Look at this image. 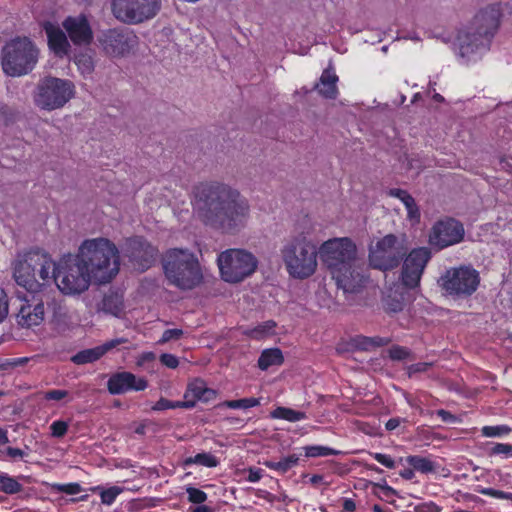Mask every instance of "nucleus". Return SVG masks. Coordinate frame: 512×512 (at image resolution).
<instances>
[{"instance_id": "1", "label": "nucleus", "mask_w": 512, "mask_h": 512, "mask_svg": "<svg viewBox=\"0 0 512 512\" xmlns=\"http://www.w3.org/2000/svg\"><path fill=\"white\" fill-rule=\"evenodd\" d=\"M120 270L119 250L109 239H86L76 255L67 254L58 261L57 287L66 295H79L91 281L111 282Z\"/></svg>"}, {"instance_id": "2", "label": "nucleus", "mask_w": 512, "mask_h": 512, "mask_svg": "<svg viewBox=\"0 0 512 512\" xmlns=\"http://www.w3.org/2000/svg\"><path fill=\"white\" fill-rule=\"evenodd\" d=\"M193 193L205 225L228 234H235L246 225L250 207L236 189L210 182L196 185Z\"/></svg>"}, {"instance_id": "3", "label": "nucleus", "mask_w": 512, "mask_h": 512, "mask_svg": "<svg viewBox=\"0 0 512 512\" xmlns=\"http://www.w3.org/2000/svg\"><path fill=\"white\" fill-rule=\"evenodd\" d=\"M319 254L338 288L346 293H355L364 286V263L357 257V247L350 238L325 241L319 248Z\"/></svg>"}, {"instance_id": "4", "label": "nucleus", "mask_w": 512, "mask_h": 512, "mask_svg": "<svg viewBox=\"0 0 512 512\" xmlns=\"http://www.w3.org/2000/svg\"><path fill=\"white\" fill-rule=\"evenodd\" d=\"M502 16L501 4H491L481 9L473 18L470 26L458 34L459 55L470 61L490 49L492 39L497 32Z\"/></svg>"}, {"instance_id": "5", "label": "nucleus", "mask_w": 512, "mask_h": 512, "mask_svg": "<svg viewBox=\"0 0 512 512\" xmlns=\"http://www.w3.org/2000/svg\"><path fill=\"white\" fill-rule=\"evenodd\" d=\"M162 266L169 284L180 290H192L203 282L199 260L188 249H168L163 254Z\"/></svg>"}, {"instance_id": "6", "label": "nucleus", "mask_w": 512, "mask_h": 512, "mask_svg": "<svg viewBox=\"0 0 512 512\" xmlns=\"http://www.w3.org/2000/svg\"><path fill=\"white\" fill-rule=\"evenodd\" d=\"M39 50L26 36H16L7 41L1 49V67L10 77H21L35 68Z\"/></svg>"}, {"instance_id": "7", "label": "nucleus", "mask_w": 512, "mask_h": 512, "mask_svg": "<svg viewBox=\"0 0 512 512\" xmlns=\"http://www.w3.org/2000/svg\"><path fill=\"white\" fill-rule=\"evenodd\" d=\"M281 256L290 276L306 279L314 274L317 268L316 247L299 235L289 240L281 249Z\"/></svg>"}, {"instance_id": "8", "label": "nucleus", "mask_w": 512, "mask_h": 512, "mask_svg": "<svg viewBox=\"0 0 512 512\" xmlns=\"http://www.w3.org/2000/svg\"><path fill=\"white\" fill-rule=\"evenodd\" d=\"M222 279L228 283H238L250 276L257 268L253 254L242 249H228L217 258Z\"/></svg>"}, {"instance_id": "9", "label": "nucleus", "mask_w": 512, "mask_h": 512, "mask_svg": "<svg viewBox=\"0 0 512 512\" xmlns=\"http://www.w3.org/2000/svg\"><path fill=\"white\" fill-rule=\"evenodd\" d=\"M74 95V85L69 80L46 77L37 85L34 103L42 110L62 108Z\"/></svg>"}, {"instance_id": "10", "label": "nucleus", "mask_w": 512, "mask_h": 512, "mask_svg": "<svg viewBox=\"0 0 512 512\" xmlns=\"http://www.w3.org/2000/svg\"><path fill=\"white\" fill-rule=\"evenodd\" d=\"M438 282L447 295L453 298H467L477 290L480 275L471 266H459L447 269Z\"/></svg>"}, {"instance_id": "11", "label": "nucleus", "mask_w": 512, "mask_h": 512, "mask_svg": "<svg viewBox=\"0 0 512 512\" xmlns=\"http://www.w3.org/2000/svg\"><path fill=\"white\" fill-rule=\"evenodd\" d=\"M406 255V247L394 234L385 235L369 250L370 265L381 271L397 268Z\"/></svg>"}, {"instance_id": "12", "label": "nucleus", "mask_w": 512, "mask_h": 512, "mask_svg": "<svg viewBox=\"0 0 512 512\" xmlns=\"http://www.w3.org/2000/svg\"><path fill=\"white\" fill-rule=\"evenodd\" d=\"M161 8V0H112L113 16L125 24H140L154 18Z\"/></svg>"}, {"instance_id": "13", "label": "nucleus", "mask_w": 512, "mask_h": 512, "mask_svg": "<svg viewBox=\"0 0 512 512\" xmlns=\"http://www.w3.org/2000/svg\"><path fill=\"white\" fill-rule=\"evenodd\" d=\"M98 45L105 55L121 57L129 53L137 43V36L128 28L102 30L97 37Z\"/></svg>"}, {"instance_id": "14", "label": "nucleus", "mask_w": 512, "mask_h": 512, "mask_svg": "<svg viewBox=\"0 0 512 512\" xmlns=\"http://www.w3.org/2000/svg\"><path fill=\"white\" fill-rule=\"evenodd\" d=\"M49 296L42 292H29L21 300L18 313L16 314L17 323L23 328H31L40 325L45 316V304H49Z\"/></svg>"}, {"instance_id": "15", "label": "nucleus", "mask_w": 512, "mask_h": 512, "mask_svg": "<svg viewBox=\"0 0 512 512\" xmlns=\"http://www.w3.org/2000/svg\"><path fill=\"white\" fill-rule=\"evenodd\" d=\"M465 230L463 224L451 217L440 219L432 226L429 233V244L442 250L456 245L464 239Z\"/></svg>"}, {"instance_id": "16", "label": "nucleus", "mask_w": 512, "mask_h": 512, "mask_svg": "<svg viewBox=\"0 0 512 512\" xmlns=\"http://www.w3.org/2000/svg\"><path fill=\"white\" fill-rule=\"evenodd\" d=\"M432 257L427 247H418L406 253L402 260L401 282L403 286L414 289L419 286L425 267Z\"/></svg>"}, {"instance_id": "17", "label": "nucleus", "mask_w": 512, "mask_h": 512, "mask_svg": "<svg viewBox=\"0 0 512 512\" xmlns=\"http://www.w3.org/2000/svg\"><path fill=\"white\" fill-rule=\"evenodd\" d=\"M125 252L133 266L144 272L155 262L158 249L144 237L134 236L126 240Z\"/></svg>"}, {"instance_id": "18", "label": "nucleus", "mask_w": 512, "mask_h": 512, "mask_svg": "<svg viewBox=\"0 0 512 512\" xmlns=\"http://www.w3.org/2000/svg\"><path fill=\"white\" fill-rule=\"evenodd\" d=\"M62 26L74 45L81 46L92 43L93 31L85 14L66 17L62 22Z\"/></svg>"}, {"instance_id": "19", "label": "nucleus", "mask_w": 512, "mask_h": 512, "mask_svg": "<svg viewBox=\"0 0 512 512\" xmlns=\"http://www.w3.org/2000/svg\"><path fill=\"white\" fill-rule=\"evenodd\" d=\"M147 387L148 381L145 378H138L127 371L112 374L107 382V389L112 395H121L129 391H144Z\"/></svg>"}, {"instance_id": "20", "label": "nucleus", "mask_w": 512, "mask_h": 512, "mask_svg": "<svg viewBox=\"0 0 512 512\" xmlns=\"http://www.w3.org/2000/svg\"><path fill=\"white\" fill-rule=\"evenodd\" d=\"M36 250L27 252L22 260H19L14 266V278L16 282L25 287L28 291L38 286L36 278Z\"/></svg>"}, {"instance_id": "21", "label": "nucleus", "mask_w": 512, "mask_h": 512, "mask_svg": "<svg viewBox=\"0 0 512 512\" xmlns=\"http://www.w3.org/2000/svg\"><path fill=\"white\" fill-rule=\"evenodd\" d=\"M127 338H116L105 342L100 346L94 348L84 349L77 352L71 357V361L76 365H83L87 363H93L104 356L108 351L117 347L120 344L127 343Z\"/></svg>"}, {"instance_id": "22", "label": "nucleus", "mask_w": 512, "mask_h": 512, "mask_svg": "<svg viewBox=\"0 0 512 512\" xmlns=\"http://www.w3.org/2000/svg\"><path fill=\"white\" fill-rule=\"evenodd\" d=\"M42 28L47 35L50 50L59 57L67 55L71 46L65 32L50 21H45Z\"/></svg>"}, {"instance_id": "23", "label": "nucleus", "mask_w": 512, "mask_h": 512, "mask_svg": "<svg viewBox=\"0 0 512 512\" xmlns=\"http://www.w3.org/2000/svg\"><path fill=\"white\" fill-rule=\"evenodd\" d=\"M36 278L41 280L42 284L54 281L57 284L58 278V262L55 263L51 256L40 249H36Z\"/></svg>"}, {"instance_id": "24", "label": "nucleus", "mask_w": 512, "mask_h": 512, "mask_svg": "<svg viewBox=\"0 0 512 512\" xmlns=\"http://www.w3.org/2000/svg\"><path fill=\"white\" fill-rule=\"evenodd\" d=\"M214 394V390L208 388L203 380L194 379L187 385L183 402L192 403L194 408L198 401L207 402Z\"/></svg>"}, {"instance_id": "25", "label": "nucleus", "mask_w": 512, "mask_h": 512, "mask_svg": "<svg viewBox=\"0 0 512 512\" xmlns=\"http://www.w3.org/2000/svg\"><path fill=\"white\" fill-rule=\"evenodd\" d=\"M338 76L330 69H325L319 79V83L316 84L315 88L318 93L326 99H336L338 96Z\"/></svg>"}, {"instance_id": "26", "label": "nucleus", "mask_w": 512, "mask_h": 512, "mask_svg": "<svg viewBox=\"0 0 512 512\" xmlns=\"http://www.w3.org/2000/svg\"><path fill=\"white\" fill-rule=\"evenodd\" d=\"M391 342L389 337H368L363 335H356L350 338L348 346L354 350L369 351L376 347H383Z\"/></svg>"}, {"instance_id": "27", "label": "nucleus", "mask_w": 512, "mask_h": 512, "mask_svg": "<svg viewBox=\"0 0 512 512\" xmlns=\"http://www.w3.org/2000/svg\"><path fill=\"white\" fill-rule=\"evenodd\" d=\"M284 363V356L279 348L264 349L257 361L260 370L266 371L272 366H281Z\"/></svg>"}, {"instance_id": "28", "label": "nucleus", "mask_w": 512, "mask_h": 512, "mask_svg": "<svg viewBox=\"0 0 512 512\" xmlns=\"http://www.w3.org/2000/svg\"><path fill=\"white\" fill-rule=\"evenodd\" d=\"M276 322L273 320H267L258 324L253 328L243 329L242 333L246 337L253 340H263L274 333Z\"/></svg>"}, {"instance_id": "29", "label": "nucleus", "mask_w": 512, "mask_h": 512, "mask_svg": "<svg viewBox=\"0 0 512 512\" xmlns=\"http://www.w3.org/2000/svg\"><path fill=\"white\" fill-rule=\"evenodd\" d=\"M389 195L398 198L404 204L410 219L420 217L419 209L414 198L406 190L394 188L389 191Z\"/></svg>"}, {"instance_id": "30", "label": "nucleus", "mask_w": 512, "mask_h": 512, "mask_svg": "<svg viewBox=\"0 0 512 512\" xmlns=\"http://www.w3.org/2000/svg\"><path fill=\"white\" fill-rule=\"evenodd\" d=\"M299 463V456L296 454L288 455L279 461L266 460L263 464L274 471H277L280 474H285L293 467L297 466Z\"/></svg>"}, {"instance_id": "31", "label": "nucleus", "mask_w": 512, "mask_h": 512, "mask_svg": "<svg viewBox=\"0 0 512 512\" xmlns=\"http://www.w3.org/2000/svg\"><path fill=\"white\" fill-rule=\"evenodd\" d=\"M101 310L113 316H119L123 311V298L117 293L105 294L102 300Z\"/></svg>"}, {"instance_id": "32", "label": "nucleus", "mask_w": 512, "mask_h": 512, "mask_svg": "<svg viewBox=\"0 0 512 512\" xmlns=\"http://www.w3.org/2000/svg\"><path fill=\"white\" fill-rule=\"evenodd\" d=\"M405 461L413 467L415 471L422 474L434 473L436 470V464L428 457L410 455L405 458Z\"/></svg>"}, {"instance_id": "33", "label": "nucleus", "mask_w": 512, "mask_h": 512, "mask_svg": "<svg viewBox=\"0 0 512 512\" xmlns=\"http://www.w3.org/2000/svg\"><path fill=\"white\" fill-rule=\"evenodd\" d=\"M183 464L186 467L191 465H199L207 468H214L219 465V459L209 452H202L185 458Z\"/></svg>"}, {"instance_id": "34", "label": "nucleus", "mask_w": 512, "mask_h": 512, "mask_svg": "<svg viewBox=\"0 0 512 512\" xmlns=\"http://www.w3.org/2000/svg\"><path fill=\"white\" fill-rule=\"evenodd\" d=\"M274 419H282L289 422H297L306 418L305 412L297 411L287 407H277L271 412Z\"/></svg>"}, {"instance_id": "35", "label": "nucleus", "mask_w": 512, "mask_h": 512, "mask_svg": "<svg viewBox=\"0 0 512 512\" xmlns=\"http://www.w3.org/2000/svg\"><path fill=\"white\" fill-rule=\"evenodd\" d=\"M123 490L124 489L120 486H111L109 488L96 486L92 489L93 492L99 494L101 503L107 506L112 505Z\"/></svg>"}, {"instance_id": "36", "label": "nucleus", "mask_w": 512, "mask_h": 512, "mask_svg": "<svg viewBox=\"0 0 512 512\" xmlns=\"http://www.w3.org/2000/svg\"><path fill=\"white\" fill-rule=\"evenodd\" d=\"M23 486L16 478L10 476L8 473H0V492L14 495L21 492Z\"/></svg>"}, {"instance_id": "37", "label": "nucleus", "mask_w": 512, "mask_h": 512, "mask_svg": "<svg viewBox=\"0 0 512 512\" xmlns=\"http://www.w3.org/2000/svg\"><path fill=\"white\" fill-rule=\"evenodd\" d=\"M384 309L387 313H398L404 308V298L402 294H388L383 299Z\"/></svg>"}, {"instance_id": "38", "label": "nucleus", "mask_w": 512, "mask_h": 512, "mask_svg": "<svg viewBox=\"0 0 512 512\" xmlns=\"http://www.w3.org/2000/svg\"><path fill=\"white\" fill-rule=\"evenodd\" d=\"M305 450V456L309 458H316V457H326V456H336L339 455L341 452L328 447V446H322V445H310L304 447Z\"/></svg>"}, {"instance_id": "39", "label": "nucleus", "mask_w": 512, "mask_h": 512, "mask_svg": "<svg viewBox=\"0 0 512 512\" xmlns=\"http://www.w3.org/2000/svg\"><path fill=\"white\" fill-rule=\"evenodd\" d=\"M223 406L231 409H249L260 405V399L255 397L226 400Z\"/></svg>"}, {"instance_id": "40", "label": "nucleus", "mask_w": 512, "mask_h": 512, "mask_svg": "<svg viewBox=\"0 0 512 512\" xmlns=\"http://www.w3.org/2000/svg\"><path fill=\"white\" fill-rule=\"evenodd\" d=\"M176 408H185L191 409L193 408L192 403L183 402V401H171L164 397H161L152 407L155 411H163L167 409H176Z\"/></svg>"}, {"instance_id": "41", "label": "nucleus", "mask_w": 512, "mask_h": 512, "mask_svg": "<svg viewBox=\"0 0 512 512\" xmlns=\"http://www.w3.org/2000/svg\"><path fill=\"white\" fill-rule=\"evenodd\" d=\"M511 432V428L507 425H496V426H483L481 434L484 437H500L508 435Z\"/></svg>"}, {"instance_id": "42", "label": "nucleus", "mask_w": 512, "mask_h": 512, "mask_svg": "<svg viewBox=\"0 0 512 512\" xmlns=\"http://www.w3.org/2000/svg\"><path fill=\"white\" fill-rule=\"evenodd\" d=\"M489 456L502 455L504 458H512V444L510 443H492L488 452Z\"/></svg>"}, {"instance_id": "43", "label": "nucleus", "mask_w": 512, "mask_h": 512, "mask_svg": "<svg viewBox=\"0 0 512 512\" xmlns=\"http://www.w3.org/2000/svg\"><path fill=\"white\" fill-rule=\"evenodd\" d=\"M186 493L188 495V501L193 504H203L208 498L204 491L192 486L186 487Z\"/></svg>"}, {"instance_id": "44", "label": "nucleus", "mask_w": 512, "mask_h": 512, "mask_svg": "<svg viewBox=\"0 0 512 512\" xmlns=\"http://www.w3.org/2000/svg\"><path fill=\"white\" fill-rule=\"evenodd\" d=\"M29 361L28 357L5 358L0 361V371H9L16 367L23 366Z\"/></svg>"}, {"instance_id": "45", "label": "nucleus", "mask_w": 512, "mask_h": 512, "mask_svg": "<svg viewBox=\"0 0 512 512\" xmlns=\"http://www.w3.org/2000/svg\"><path fill=\"white\" fill-rule=\"evenodd\" d=\"M478 492L484 496L492 497L495 499H503L512 501V492H505L494 488H481Z\"/></svg>"}, {"instance_id": "46", "label": "nucleus", "mask_w": 512, "mask_h": 512, "mask_svg": "<svg viewBox=\"0 0 512 512\" xmlns=\"http://www.w3.org/2000/svg\"><path fill=\"white\" fill-rule=\"evenodd\" d=\"M53 489L65 493L67 495H75L82 491V487L79 483L71 482V483H64V484H54Z\"/></svg>"}, {"instance_id": "47", "label": "nucleus", "mask_w": 512, "mask_h": 512, "mask_svg": "<svg viewBox=\"0 0 512 512\" xmlns=\"http://www.w3.org/2000/svg\"><path fill=\"white\" fill-rule=\"evenodd\" d=\"M51 435L62 438L68 431V423L63 420H56L50 425Z\"/></svg>"}, {"instance_id": "48", "label": "nucleus", "mask_w": 512, "mask_h": 512, "mask_svg": "<svg viewBox=\"0 0 512 512\" xmlns=\"http://www.w3.org/2000/svg\"><path fill=\"white\" fill-rule=\"evenodd\" d=\"M370 455L378 462L380 463L381 465H383L384 467L388 468V469H394L396 467V462L394 461V459L388 455V454H384V453H378V452H375V453H370Z\"/></svg>"}, {"instance_id": "49", "label": "nucleus", "mask_w": 512, "mask_h": 512, "mask_svg": "<svg viewBox=\"0 0 512 512\" xmlns=\"http://www.w3.org/2000/svg\"><path fill=\"white\" fill-rule=\"evenodd\" d=\"M409 354H410V351L407 348L402 347V346L395 345L389 349V357L392 360H398V361L404 360L409 356Z\"/></svg>"}, {"instance_id": "50", "label": "nucleus", "mask_w": 512, "mask_h": 512, "mask_svg": "<svg viewBox=\"0 0 512 512\" xmlns=\"http://www.w3.org/2000/svg\"><path fill=\"white\" fill-rule=\"evenodd\" d=\"M183 335V331L181 329H167L163 332L162 337L160 339V343H166L171 340H178Z\"/></svg>"}, {"instance_id": "51", "label": "nucleus", "mask_w": 512, "mask_h": 512, "mask_svg": "<svg viewBox=\"0 0 512 512\" xmlns=\"http://www.w3.org/2000/svg\"><path fill=\"white\" fill-rule=\"evenodd\" d=\"M160 362L164 366H166L167 368H170V369H175L179 365L178 358L175 355L170 354V353H163V354H161L160 355Z\"/></svg>"}, {"instance_id": "52", "label": "nucleus", "mask_w": 512, "mask_h": 512, "mask_svg": "<svg viewBox=\"0 0 512 512\" xmlns=\"http://www.w3.org/2000/svg\"><path fill=\"white\" fill-rule=\"evenodd\" d=\"M67 395H68V391H66V390L52 389V390H48L45 392L44 399L48 400V401H50V400L59 401V400L64 399Z\"/></svg>"}, {"instance_id": "53", "label": "nucleus", "mask_w": 512, "mask_h": 512, "mask_svg": "<svg viewBox=\"0 0 512 512\" xmlns=\"http://www.w3.org/2000/svg\"><path fill=\"white\" fill-rule=\"evenodd\" d=\"M9 304L5 291L0 288V322H2L8 315Z\"/></svg>"}, {"instance_id": "54", "label": "nucleus", "mask_w": 512, "mask_h": 512, "mask_svg": "<svg viewBox=\"0 0 512 512\" xmlns=\"http://www.w3.org/2000/svg\"><path fill=\"white\" fill-rule=\"evenodd\" d=\"M248 476L246 480L250 483H256L263 477L264 471L261 468L249 467L247 469Z\"/></svg>"}, {"instance_id": "55", "label": "nucleus", "mask_w": 512, "mask_h": 512, "mask_svg": "<svg viewBox=\"0 0 512 512\" xmlns=\"http://www.w3.org/2000/svg\"><path fill=\"white\" fill-rule=\"evenodd\" d=\"M156 359V354L154 352L148 351L141 353L136 361L137 366L143 367L148 363L154 362Z\"/></svg>"}, {"instance_id": "56", "label": "nucleus", "mask_w": 512, "mask_h": 512, "mask_svg": "<svg viewBox=\"0 0 512 512\" xmlns=\"http://www.w3.org/2000/svg\"><path fill=\"white\" fill-rule=\"evenodd\" d=\"M431 366L432 364L428 362H418L412 364L408 367V374L411 376L416 373L426 372Z\"/></svg>"}, {"instance_id": "57", "label": "nucleus", "mask_w": 512, "mask_h": 512, "mask_svg": "<svg viewBox=\"0 0 512 512\" xmlns=\"http://www.w3.org/2000/svg\"><path fill=\"white\" fill-rule=\"evenodd\" d=\"M437 415L441 418L443 422L446 423H453L456 421V416L444 409L438 410Z\"/></svg>"}, {"instance_id": "58", "label": "nucleus", "mask_w": 512, "mask_h": 512, "mask_svg": "<svg viewBox=\"0 0 512 512\" xmlns=\"http://www.w3.org/2000/svg\"><path fill=\"white\" fill-rule=\"evenodd\" d=\"M342 509L344 512H355L356 503L352 498H344L342 503Z\"/></svg>"}, {"instance_id": "59", "label": "nucleus", "mask_w": 512, "mask_h": 512, "mask_svg": "<svg viewBox=\"0 0 512 512\" xmlns=\"http://www.w3.org/2000/svg\"><path fill=\"white\" fill-rule=\"evenodd\" d=\"M6 454L12 458V459H16V458H22L24 456V451L20 448H15V447H8L6 449Z\"/></svg>"}, {"instance_id": "60", "label": "nucleus", "mask_w": 512, "mask_h": 512, "mask_svg": "<svg viewBox=\"0 0 512 512\" xmlns=\"http://www.w3.org/2000/svg\"><path fill=\"white\" fill-rule=\"evenodd\" d=\"M414 471H415V470L413 469V467H412V468H406V469H404V470H401V471L399 472V475H400L403 479H405V480H412V479L414 478V476H415Z\"/></svg>"}, {"instance_id": "61", "label": "nucleus", "mask_w": 512, "mask_h": 512, "mask_svg": "<svg viewBox=\"0 0 512 512\" xmlns=\"http://www.w3.org/2000/svg\"><path fill=\"white\" fill-rule=\"evenodd\" d=\"M400 425V420L399 418H390L386 424H385V428L386 430L388 431H392V430H395L398 426Z\"/></svg>"}, {"instance_id": "62", "label": "nucleus", "mask_w": 512, "mask_h": 512, "mask_svg": "<svg viewBox=\"0 0 512 512\" xmlns=\"http://www.w3.org/2000/svg\"><path fill=\"white\" fill-rule=\"evenodd\" d=\"M9 442L7 430L0 427V446Z\"/></svg>"}, {"instance_id": "63", "label": "nucleus", "mask_w": 512, "mask_h": 512, "mask_svg": "<svg viewBox=\"0 0 512 512\" xmlns=\"http://www.w3.org/2000/svg\"><path fill=\"white\" fill-rule=\"evenodd\" d=\"M323 476L320 475V474H314L310 477V483L312 485H318L319 483H321L323 481Z\"/></svg>"}, {"instance_id": "64", "label": "nucleus", "mask_w": 512, "mask_h": 512, "mask_svg": "<svg viewBox=\"0 0 512 512\" xmlns=\"http://www.w3.org/2000/svg\"><path fill=\"white\" fill-rule=\"evenodd\" d=\"M192 512H212V509L206 505H200L195 507Z\"/></svg>"}]
</instances>
